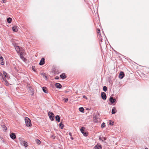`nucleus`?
Returning <instances> with one entry per match:
<instances>
[{
    "instance_id": "nucleus-1",
    "label": "nucleus",
    "mask_w": 149,
    "mask_h": 149,
    "mask_svg": "<svg viewBox=\"0 0 149 149\" xmlns=\"http://www.w3.org/2000/svg\"><path fill=\"white\" fill-rule=\"evenodd\" d=\"M0 76L2 77V81L6 86H8V83L6 79V78L7 77V73L5 71H3V74L0 73Z\"/></svg>"
},
{
    "instance_id": "nucleus-2",
    "label": "nucleus",
    "mask_w": 149,
    "mask_h": 149,
    "mask_svg": "<svg viewBox=\"0 0 149 149\" xmlns=\"http://www.w3.org/2000/svg\"><path fill=\"white\" fill-rule=\"evenodd\" d=\"M25 120L26 124L27 127H31L32 126V124L31 123V120L29 118L27 117L25 118Z\"/></svg>"
},
{
    "instance_id": "nucleus-3",
    "label": "nucleus",
    "mask_w": 149,
    "mask_h": 149,
    "mask_svg": "<svg viewBox=\"0 0 149 149\" xmlns=\"http://www.w3.org/2000/svg\"><path fill=\"white\" fill-rule=\"evenodd\" d=\"M48 115L52 121L54 120V116L53 113L49 112L48 113Z\"/></svg>"
},
{
    "instance_id": "nucleus-4",
    "label": "nucleus",
    "mask_w": 149,
    "mask_h": 149,
    "mask_svg": "<svg viewBox=\"0 0 149 149\" xmlns=\"http://www.w3.org/2000/svg\"><path fill=\"white\" fill-rule=\"evenodd\" d=\"M20 142L21 145L24 146L25 147H26L28 146V143L26 141L23 140H20Z\"/></svg>"
},
{
    "instance_id": "nucleus-5",
    "label": "nucleus",
    "mask_w": 149,
    "mask_h": 149,
    "mask_svg": "<svg viewBox=\"0 0 149 149\" xmlns=\"http://www.w3.org/2000/svg\"><path fill=\"white\" fill-rule=\"evenodd\" d=\"M84 127H82L80 129V131L84 136H87L86 133L84 131Z\"/></svg>"
},
{
    "instance_id": "nucleus-6",
    "label": "nucleus",
    "mask_w": 149,
    "mask_h": 149,
    "mask_svg": "<svg viewBox=\"0 0 149 149\" xmlns=\"http://www.w3.org/2000/svg\"><path fill=\"white\" fill-rule=\"evenodd\" d=\"M101 96L103 100H106V99L107 97L106 96V94L104 92H102L101 94Z\"/></svg>"
},
{
    "instance_id": "nucleus-7",
    "label": "nucleus",
    "mask_w": 149,
    "mask_h": 149,
    "mask_svg": "<svg viewBox=\"0 0 149 149\" xmlns=\"http://www.w3.org/2000/svg\"><path fill=\"white\" fill-rule=\"evenodd\" d=\"M45 63V58H42L39 63L40 65H42Z\"/></svg>"
},
{
    "instance_id": "nucleus-8",
    "label": "nucleus",
    "mask_w": 149,
    "mask_h": 149,
    "mask_svg": "<svg viewBox=\"0 0 149 149\" xmlns=\"http://www.w3.org/2000/svg\"><path fill=\"white\" fill-rule=\"evenodd\" d=\"M101 148L102 147L101 145L97 144L94 147V149H101Z\"/></svg>"
},
{
    "instance_id": "nucleus-9",
    "label": "nucleus",
    "mask_w": 149,
    "mask_h": 149,
    "mask_svg": "<svg viewBox=\"0 0 149 149\" xmlns=\"http://www.w3.org/2000/svg\"><path fill=\"white\" fill-rule=\"evenodd\" d=\"M11 138L13 139H15L16 138L15 135L13 133H11L10 135Z\"/></svg>"
},
{
    "instance_id": "nucleus-10",
    "label": "nucleus",
    "mask_w": 149,
    "mask_h": 149,
    "mask_svg": "<svg viewBox=\"0 0 149 149\" xmlns=\"http://www.w3.org/2000/svg\"><path fill=\"white\" fill-rule=\"evenodd\" d=\"M124 77V73L123 72H120L119 75V77L120 79H122Z\"/></svg>"
},
{
    "instance_id": "nucleus-11",
    "label": "nucleus",
    "mask_w": 149,
    "mask_h": 149,
    "mask_svg": "<svg viewBox=\"0 0 149 149\" xmlns=\"http://www.w3.org/2000/svg\"><path fill=\"white\" fill-rule=\"evenodd\" d=\"M109 100L111 102L112 104H113L116 101V99H113L112 97H110L109 98Z\"/></svg>"
},
{
    "instance_id": "nucleus-12",
    "label": "nucleus",
    "mask_w": 149,
    "mask_h": 149,
    "mask_svg": "<svg viewBox=\"0 0 149 149\" xmlns=\"http://www.w3.org/2000/svg\"><path fill=\"white\" fill-rule=\"evenodd\" d=\"M55 86L57 88H60L62 87L61 85L59 83H56L55 84Z\"/></svg>"
},
{
    "instance_id": "nucleus-13",
    "label": "nucleus",
    "mask_w": 149,
    "mask_h": 149,
    "mask_svg": "<svg viewBox=\"0 0 149 149\" xmlns=\"http://www.w3.org/2000/svg\"><path fill=\"white\" fill-rule=\"evenodd\" d=\"M60 77L63 79H64L66 77V76L65 73H63L60 75Z\"/></svg>"
},
{
    "instance_id": "nucleus-14",
    "label": "nucleus",
    "mask_w": 149,
    "mask_h": 149,
    "mask_svg": "<svg viewBox=\"0 0 149 149\" xmlns=\"http://www.w3.org/2000/svg\"><path fill=\"white\" fill-rule=\"evenodd\" d=\"M116 108L115 107H113L111 113L112 114H113L116 113Z\"/></svg>"
},
{
    "instance_id": "nucleus-15",
    "label": "nucleus",
    "mask_w": 149,
    "mask_h": 149,
    "mask_svg": "<svg viewBox=\"0 0 149 149\" xmlns=\"http://www.w3.org/2000/svg\"><path fill=\"white\" fill-rule=\"evenodd\" d=\"M56 120L58 122H59L60 121V118L59 116L58 115H57L55 117Z\"/></svg>"
},
{
    "instance_id": "nucleus-16",
    "label": "nucleus",
    "mask_w": 149,
    "mask_h": 149,
    "mask_svg": "<svg viewBox=\"0 0 149 149\" xmlns=\"http://www.w3.org/2000/svg\"><path fill=\"white\" fill-rule=\"evenodd\" d=\"M0 62H1V65H3L4 64V63L3 62V58L2 56L0 58Z\"/></svg>"
},
{
    "instance_id": "nucleus-17",
    "label": "nucleus",
    "mask_w": 149,
    "mask_h": 149,
    "mask_svg": "<svg viewBox=\"0 0 149 149\" xmlns=\"http://www.w3.org/2000/svg\"><path fill=\"white\" fill-rule=\"evenodd\" d=\"M15 49L17 51V53H18L20 51V49L19 47L18 46H17L15 47Z\"/></svg>"
},
{
    "instance_id": "nucleus-18",
    "label": "nucleus",
    "mask_w": 149,
    "mask_h": 149,
    "mask_svg": "<svg viewBox=\"0 0 149 149\" xmlns=\"http://www.w3.org/2000/svg\"><path fill=\"white\" fill-rule=\"evenodd\" d=\"M13 30V31L16 32L18 31V29L16 26H13L12 28Z\"/></svg>"
},
{
    "instance_id": "nucleus-19",
    "label": "nucleus",
    "mask_w": 149,
    "mask_h": 149,
    "mask_svg": "<svg viewBox=\"0 0 149 149\" xmlns=\"http://www.w3.org/2000/svg\"><path fill=\"white\" fill-rule=\"evenodd\" d=\"M12 21V19L10 17H8L7 19V22L9 23H11V22Z\"/></svg>"
},
{
    "instance_id": "nucleus-20",
    "label": "nucleus",
    "mask_w": 149,
    "mask_h": 149,
    "mask_svg": "<svg viewBox=\"0 0 149 149\" xmlns=\"http://www.w3.org/2000/svg\"><path fill=\"white\" fill-rule=\"evenodd\" d=\"M42 90L45 93H47L48 91L47 90V88L45 87H43L42 88Z\"/></svg>"
},
{
    "instance_id": "nucleus-21",
    "label": "nucleus",
    "mask_w": 149,
    "mask_h": 149,
    "mask_svg": "<svg viewBox=\"0 0 149 149\" xmlns=\"http://www.w3.org/2000/svg\"><path fill=\"white\" fill-rule=\"evenodd\" d=\"M23 53L22 52L20 54V58L23 60H24V58L23 56Z\"/></svg>"
},
{
    "instance_id": "nucleus-22",
    "label": "nucleus",
    "mask_w": 149,
    "mask_h": 149,
    "mask_svg": "<svg viewBox=\"0 0 149 149\" xmlns=\"http://www.w3.org/2000/svg\"><path fill=\"white\" fill-rule=\"evenodd\" d=\"M2 127L3 128V130L4 131H6L7 130L6 127L4 125H2Z\"/></svg>"
},
{
    "instance_id": "nucleus-23",
    "label": "nucleus",
    "mask_w": 149,
    "mask_h": 149,
    "mask_svg": "<svg viewBox=\"0 0 149 149\" xmlns=\"http://www.w3.org/2000/svg\"><path fill=\"white\" fill-rule=\"evenodd\" d=\"M59 126L61 127V129H63V124L62 123H61L59 124Z\"/></svg>"
},
{
    "instance_id": "nucleus-24",
    "label": "nucleus",
    "mask_w": 149,
    "mask_h": 149,
    "mask_svg": "<svg viewBox=\"0 0 149 149\" xmlns=\"http://www.w3.org/2000/svg\"><path fill=\"white\" fill-rule=\"evenodd\" d=\"M79 111L82 112H83L84 111V109L83 107H80L79 108Z\"/></svg>"
},
{
    "instance_id": "nucleus-25",
    "label": "nucleus",
    "mask_w": 149,
    "mask_h": 149,
    "mask_svg": "<svg viewBox=\"0 0 149 149\" xmlns=\"http://www.w3.org/2000/svg\"><path fill=\"white\" fill-rule=\"evenodd\" d=\"M103 90L104 91L106 92L107 91V88L106 86H104L103 88Z\"/></svg>"
},
{
    "instance_id": "nucleus-26",
    "label": "nucleus",
    "mask_w": 149,
    "mask_h": 149,
    "mask_svg": "<svg viewBox=\"0 0 149 149\" xmlns=\"http://www.w3.org/2000/svg\"><path fill=\"white\" fill-rule=\"evenodd\" d=\"M36 142L38 144H39L40 143V141L38 139H37L36 140Z\"/></svg>"
},
{
    "instance_id": "nucleus-27",
    "label": "nucleus",
    "mask_w": 149,
    "mask_h": 149,
    "mask_svg": "<svg viewBox=\"0 0 149 149\" xmlns=\"http://www.w3.org/2000/svg\"><path fill=\"white\" fill-rule=\"evenodd\" d=\"M105 123H102L101 125V127L102 128H103L105 126Z\"/></svg>"
},
{
    "instance_id": "nucleus-28",
    "label": "nucleus",
    "mask_w": 149,
    "mask_h": 149,
    "mask_svg": "<svg viewBox=\"0 0 149 149\" xmlns=\"http://www.w3.org/2000/svg\"><path fill=\"white\" fill-rule=\"evenodd\" d=\"M64 100L65 102H67L68 101V99L67 98H65L64 99Z\"/></svg>"
},
{
    "instance_id": "nucleus-29",
    "label": "nucleus",
    "mask_w": 149,
    "mask_h": 149,
    "mask_svg": "<svg viewBox=\"0 0 149 149\" xmlns=\"http://www.w3.org/2000/svg\"><path fill=\"white\" fill-rule=\"evenodd\" d=\"M101 37H101V36H100L99 38V39H100V40L101 42H103V41H104V40L102 38H101Z\"/></svg>"
},
{
    "instance_id": "nucleus-30",
    "label": "nucleus",
    "mask_w": 149,
    "mask_h": 149,
    "mask_svg": "<svg viewBox=\"0 0 149 149\" xmlns=\"http://www.w3.org/2000/svg\"><path fill=\"white\" fill-rule=\"evenodd\" d=\"M32 70L34 71V72L36 71L35 67H34V66H32Z\"/></svg>"
},
{
    "instance_id": "nucleus-31",
    "label": "nucleus",
    "mask_w": 149,
    "mask_h": 149,
    "mask_svg": "<svg viewBox=\"0 0 149 149\" xmlns=\"http://www.w3.org/2000/svg\"><path fill=\"white\" fill-rule=\"evenodd\" d=\"M98 32H97V33H98V34L99 35H100V29H98Z\"/></svg>"
},
{
    "instance_id": "nucleus-32",
    "label": "nucleus",
    "mask_w": 149,
    "mask_h": 149,
    "mask_svg": "<svg viewBox=\"0 0 149 149\" xmlns=\"http://www.w3.org/2000/svg\"><path fill=\"white\" fill-rule=\"evenodd\" d=\"M12 44H13V45L14 46V47H16V46H17V45H16V44H15V43H14H14H12Z\"/></svg>"
},
{
    "instance_id": "nucleus-33",
    "label": "nucleus",
    "mask_w": 149,
    "mask_h": 149,
    "mask_svg": "<svg viewBox=\"0 0 149 149\" xmlns=\"http://www.w3.org/2000/svg\"><path fill=\"white\" fill-rule=\"evenodd\" d=\"M109 124L110 125H113V122H112V123H111V121L110 120Z\"/></svg>"
},
{
    "instance_id": "nucleus-34",
    "label": "nucleus",
    "mask_w": 149,
    "mask_h": 149,
    "mask_svg": "<svg viewBox=\"0 0 149 149\" xmlns=\"http://www.w3.org/2000/svg\"><path fill=\"white\" fill-rule=\"evenodd\" d=\"M59 79V77H58V76H56V77H55V79Z\"/></svg>"
},
{
    "instance_id": "nucleus-35",
    "label": "nucleus",
    "mask_w": 149,
    "mask_h": 149,
    "mask_svg": "<svg viewBox=\"0 0 149 149\" xmlns=\"http://www.w3.org/2000/svg\"><path fill=\"white\" fill-rule=\"evenodd\" d=\"M6 0H1V1H3V3H5V1H6Z\"/></svg>"
},
{
    "instance_id": "nucleus-36",
    "label": "nucleus",
    "mask_w": 149,
    "mask_h": 149,
    "mask_svg": "<svg viewBox=\"0 0 149 149\" xmlns=\"http://www.w3.org/2000/svg\"><path fill=\"white\" fill-rule=\"evenodd\" d=\"M69 135H70V136H72V134H71V133L70 132V133H69Z\"/></svg>"
},
{
    "instance_id": "nucleus-37",
    "label": "nucleus",
    "mask_w": 149,
    "mask_h": 149,
    "mask_svg": "<svg viewBox=\"0 0 149 149\" xmlns=\"http://www.w3.org/2000/svg\"><path fill=\"white\" fill-rule=\"evenodd\" d=\"M83 97L85 98H86L87 99L86 97V96H83Z\"/></svg>"
},
{
    "instance_id": "nucleus-38",
    "label": "nucleus",
    "mask_w": 149,
    "mask_h": 149,
    "mask_svg": "<svg viewBox=\"0 0 149 149\" xmlns=\"http://www.w3.org/2000/svg\"><path fill=\"white\" fill-rule=\"evenodd\" d=\"M28 88H29V89H30L31 88L30 87H28Z\"/></svg>"
},
{
    "instance_id": "nucleus-39",
    "label": "nucleus",
    "mask_w": 149,
    "mask_h": 149,
    "mask_svg": "<svg viewBox=\"0 0 149 149\" xmlns=\"http://www.w3.org/2000/svg\"><path fill=\"white\" fill-rule=\"evenodd\" d=\"M145 149H148L147 148H146Z\"/></svg>"
},
{
    "instance_id": "nucleus-40",
    "label": "nucleus",
    "mask_w": 149,
    "mask_h": 149,
    "mask_svg": "<svg viewBox=\"0 0 149 149\" xmlns=\"http://www.w3.org/2000/svg\"><path fill=\"white\" fill-rule=\"evenodd\" d=\"M104 140H105V138H104Z\"/></svg>"
}]
</instances>
